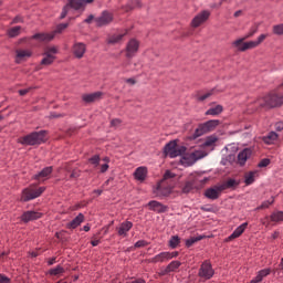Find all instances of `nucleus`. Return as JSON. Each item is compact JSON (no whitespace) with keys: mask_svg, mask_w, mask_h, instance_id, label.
<instances>
[{"mask_svg":"<svg viewBox=\"0 0 283 283\" xmlns=\"http://www.w3.org/2000/svg\"><path fill=\"white\" fill-rule=\"evenodd\" d=\"M70 28V23H61L56 25V29L51 33H36L32 36L35 41H46L50 42L56 36V34H62L64 30Z\"/></svg>","mask_w":283,"mask_h":283,"instance_id":"2","label":"nucleus"},{"mask_svg":"<svg viewBox=\"0 0 283 283\" xmlns=\"http://www.w3.org/2000/svg\"><path fill=\"white\" fill-rule=\"evenodd\" d=\"M102 96H103V93L95 92L91 94H84L82 96V99L84 101V103H96V101H101Z\"/></svg>","mask_w":283,"mask_h":283,"instance_id":"23","label":"nucleus"},{"mask_svg":"<svg viewBox=\"0 0 283 283\" xmlns=\"http://www.w3.org/2000/svg\"><path fill=\"white\" fill-rule=\"evenodd\" d=\"M220 125V120L210 119L201 125L195 130L193 138H200V136H205V134H209V132H213Z\"/></svg>","mask_w":283,"mask_h":283,"instance_id":"5","label":"nucleus"},{"mask_svg":"<svg viewBox=\"0 0 283 283\" xmlns=\"http://www.w3.org/2000/svg\"><path fill=\"white\" fill-rule=\"evenodd\" d=\"M270 222L273 224H280V222H283V211L275 210L270 214Z\"/></svg>","mask_w":283,"mask_h":283,"instance_id":"29","label":"nucleus"},{"mask_svg":"<svg viewBox=\"0 0 283 283\" xmlns=\"http://www.w3.org/2000/svg\"><path fill=\"white\" fill-rule=\"evenodd\" d=\"M209 96H213V91H210V92H208V93H206L203 95H200L198 97V101H207V98H209Z\"/></svg>","mask_w":283,"mask_h":283,"instance_id":"56","label":"nucleus"},{"mask_svg":"<svg viewBox=\"0 0 283 283\" xmlns=\"http://www.w3.org/2000/svg\"><path fill=\"white\" fill-rule=\"evenodd\" d=\"M233 160H235V155H229L221 160V165L227 167V165H231L233 163Z\"/></svg>","mask_w":283,"mask_h":283,"instance_id":"45","label":"nucleus"},{"mask_svg":"<svg viewBox=\"0 0 283 283\" xmlns=\"http://www.w3.org/2000/svg\"><path fill=\"white\" fill-rule=\"evenodd\" d=\"M32 56V51L30 50H15V63H23Z\"/></svg>","mask_w":283,"mask_h":283,"instance_id":"21","label":"nucleus"},{"mask_svg":"<svg viewBox=\"0 0 283 283\" xmlns=\"http://www.w3.org/2000/svg\"><path fill=\"white\" fill-rule=\"evenodd\" d=\"M0 283H10V277L4 274H0Z\"/></svg>","mask_w":283,"mask_h":283,"instance_id":"59","label":"nucleus"},{"mask_svg":"<svg viewBox=\"0 0 283 283\" xmlns=\"http://www.w3.org/2000/svg\"><path fill=\"white\" fill-rule=\"evenodd\" d=\"M43 213L39 212V211H34V210H29L22 213L21 216V220L22 222H32L33 220H39L40 218H42Z\"/></svg>","mask_w":283,"mask_h":283,"instance_id":"16","label":"nucleus"},{"mask_svg":"<svg viewBox=\"0 0 283 283\" xmlns=\"http://www.w3.org/2000/svg\"><path fill=\"white\" fill-rule=\"evenodd\" d=\"M87 3H94V0H71L73 10H85Z\"/></svg>","mask_w":283,"mask_h":283,"instance_id":"27","label":"nucleus"},{"mask_svg":"<svg viewBox=\"0 0 283 283\" xmlns=\"http://www.w3.org/2000/svg\"><path fill=\"white\" fill-rule=\"evenodd\" d=\"M62 273H65V269H63L61 265H57L49 271V275H61Z\"/></svg>","mask_w":283,"mask_h":283,"instance_id":"41","label":"nucleus"},{"mask_svg":"<svg viewBox=\"0 0 283 283\" xmlns=\"http://www.w3.org/2000/svg\"><path fill=\"white\" fill-rule=\"evenodd\" d=\"M280 138H283V135H279L275 132H271L263 137V143H265V145H273L274 143H276V140H280Z\"/></svg>","mask_w":283,"mask_h":283,"instance_id":"24","label":"nucleus"},{"mask_svg":"<svg viewBox=\"0 0 283 283\" xmlns=\"http://www.w3.org/2000/svg\"><path fill=\"white\" fill-rule=\"evenodd\" d=\"M269 165H271V159L264 158L258 164V167H269Z\"/></svg>","mask_w":283,"mask_h":283,"instance_id":"53","label":"nucleus"},{"mask_svg":"<svg viewBox=\"0 0 283 283\" xmlns=\"http://www.w3.org/2000/svg\"><path fill=\"white\" fill-rule=\"evenodd\" d=\"M43 191H45V187L34 188L31 186L22 190L21 201L22 202H30V200H34L39 198Z\"/></svg>","mask_w":283,"mask_h":283,"instance_id":"6","label":"nucleus"},{"mask_svg":"<svg viewBox=\"0 0 283 283\" xmlns=\"http://www.w3.org/2000/svg\"><path fill=\"white\" fill-rule=\"evenodd\" d=\"M213 268L211 266V262L209 261H203L202 264L200 265L198 276L200 277L201 281H207L211 280L214 275Z\"/></svg>","mask_w":283,"mask_h":283,"instance_id":"8","label":"nucleus"},{"mask_svg":"<svg viewBox=\"0 0 283 283\" xmlns=\"http://www.w3.org/2000/svg\"><path fill=\"white\" fill-rule=\"evenodd\" d=\"M187 151L185 146H178L176 140H171L164 147L165 156H169V158H178V156H182Z\"/></svg>","mask_w":283,"mask_h":283,"instance_id":"3","label":"nucleus"},{"mask_svg":"<svg viewBox=\"0 0 283 283\" xmlns=\"http://www.w3.org/2000/svg\"><path fill=\"white\" fill-rule=\"evenodd\" d=\"M179 252H168V260H174V258H178Z\"/></svg>","mask_w":283,"mask_h":283,"instance_id":"60","label":"nucleus"},{"mask_svg":"<svg viewBox=\"0 0 283 283\" xmlns=\"http://www.w3.org/2000/svg\"><path fill=\"white\" fill-rule=\"evenodd\" d=\"M223 109L224 108L222 107V105H217L214 107L209 108L206 112V116H220V114H222Z\"/></svg>","mask_w":283,"mask_h":283,"instance_id":"34","label":"nucleus"},{"mask_svg":"<svg viewBox=\"0 0 283 283\" xmlns=\"http://www.w3.org/2000/svg\"><path fill=\"white\" fill-rule=\"evenodd\" d=\"M114 21V15L109 11H104L98 18L95 19L96 25H109Z\"/></svg>","mask_w":283,"mask_h":283,"instance_id":"12","label":"nucleus"},{"mask_svg":"<svg viewBox=\"0 0 283 283\" xmlns=\"http://www.w3.org/2000/svg\"><path fill=\"white\" fill-rule=\"evenodd\" d=\"M134 8H143V2L140 0H129L126 7H124V10L125 12H129Z\"/></svg>","mask_w":283,"mask_h":283,"instance_id":"33","label":"nucleus"},{"mask_svg":"<svg viewBox=\"0 0 283 283\" xmlns=\"http://www.w3.org/2000/svg\"><path fill=\"white\" fill-rule=\"evenodd\" d=\"M247 227H249L248 222L242 223L241 226H239L233 232L232 234H230L227 239V242H231V240H235L237 238H240V235H242L244 233V231H247Z\"/></svg>","mask_w":283,"mask_h":283,"instance_id":"22","label":"nucleus"},{"mask_svg":"<svg viewBox=\"0 0 283 283\" xmlns=\"http://www.w3.org/2000/svg\"><path fill=\"white\" fill-rule=\"evenodd\" d=\"M104 163L108 164L109 163V158L105 157L104 158ZM107 164H103L101 166V174H105V171H107L109 169V165H107Z\"/></svg>","mask_w":283,"mask_h":283,"instance_id":"50","label":"nucleus"},{"mask_svg":"<svg viewBox=\"0 0 283 283\" xmlns=\"http://www.w3.org/2000/svg\"><path fill=\"white\" fill-rule=\"evenodd\" d=\"M200 185H205V182H207V179H200V176H196V177H190L189 181H186L184 188H182V192L184 193H189V191H191V189H193V187H198Z\"/></svg>","mask_w":283,"mask_h":283,"instance_id":"10","label":"nucleus"},{"mask_svg":"<svg viewBox=\"0 0 283 283\" xmlns=\"http://www.w3.org/2000/svg\"><path fill=\"white\" fill-rule=\"evenodd\" d=\"M273 34H276V36L283 35V23L276 24L272 27Z\"/></svg>","mask_w":283,"mask_h":283,"instance_id":"43","label":"nucleus"},{"mask_svg":"<svg viewBox=\"0 0 283 283\" xmlns=\"http://www.w3.org/2000/svg\"><path fill=\"white\" fill-rule=\"evenodd\" d=\"M258 274L262 280H264V277H266V275H271V269H263V270L259 271Z\"/></svg>","mask_w":283,"mask_h":283,"instance_id":"48","label":"nucleus"},{"mask_svg":"<svg viewBox=\"0 0 283 283\" xmlns=\"http://www.w3.org/2000/svg\"><path fill=\"white\" fill-rule=\"evenodd\" d=\"M74 8L72 4V0H69V2L63 7L60 19H65L67 17V12H70V9Z\"/></svg>","mask_w":283,"mask_h":283,"instance_id":"39","label":"nucleus"},{"mask_svg":"<svg viewBox=\"0 0 283 283\" xmlns=\"http://www.w3.org/2000/svg\"><path fill=\"white\" fill-rule=\"evenodd\" d=\"M200 240H202V235L192 237L186 241V247H193V244H196V242H200Z\"/></svg>","mask_w":283,"mask_h":283,"instance_id":"44","label":"nucleus"},{"mask_svg":"<svg viewBox=\"0 0 283 283\" xmlns=\"http://www.w3.org/2000/svg\"><path fill=\"white\" fill-rule=\"evenodd\" d=\"M201 158H205V153L202 150H195L190 154L184 155L181 158V165L185 167H191V165H196V163Z\"/></svg>","mask_w":283,"mask_h":283,"instance_id":"7","label":"nucleus"},{"mask_svg":"<svg viewBox=\"0 0 283 283\" xmlns=\"http://www.w3.org/2000/svg\"><path fill=\"white\" fill-rule=\"evenodd\" d=\"M56 57H50L48 55H44V57L41 61V65H52V63H54Z\"/></svg>","mask_w":283,"mask_h":283,"instance_id":"46","label":"nucleus"},{"mask_svg":"<svg viewBox=\"0 0 283 283\" xmlns=\"http://www.w3.org/2000/svg\"><path fill=\"white\" fill-rule=\"evenodd\" d=\"M216 143H218V137L210 136V137L206 138L203 145H205V147H213V145H216Z\"/></svg>","mask_w":283,"mask_h":283,"instance_id":"42","label":"nucleus"},{"mask_svg":"<svg viewBox=\"0 0 283 283\" xmlns=\"http://www.w3.org/2000/svg\"><path fill=\"white\" fill-rule=\"evenodd\" d=\"M247 39L241 38L232 43L239 52H247V50H253V48H258V42L255 41H250V42H244Z\"/></svg>","mask_w":283,"mask_h":283,"instance_id":"9","label":"nucleus"},{"mask_svg":"<svg viewBox=\"0 0 283 283\" xmlns=\"http://www.w3.org/2000/svg\"><path fill=\"white\" fill-rule=\"evenodd\" d=\"M150 262L153 264L169 262V254H168V252H161V253L155 255L153 259H150Z\"/></svg>","mask_w":283,"mask_h":283,"instance_id":"28","label":"nucleus"},{"mask_svg":"<svg viewBox=\"0 0 283 283\" xmlns=\"http://www.w3.org/2000/svg\"><path fill=\"white\" fill-rule=\"evenodd\" d=\"M135 179L143 182L145 178H147V168L146 167H138L134 172Z\"/></svg>","mask_w":283,"mask_h":283,"instance_id":"30","label":"nucleus"},{"mask_svg":"<svg viewBox=\"0 0 283 283\" xmlns=\"http://www.w3.org/2000/svg\"><path fill=\"white\" fill-rule=\"evenodd\" d=\"M240 182H238L235 179H228L223 184L220 185L222 191H226V189H235Z\"/></svg>","mask_w":283,"mask_h":283,"instance_id":"32","label":"nucleus"},{"mask_svg":"<svg viewBox=\"0 0 283 283\" xmlns=\"http://www.w3.org/2000/svg\"><path fill=\"white\" fill-rule=\"evenodd\" d=\"M259 105H261V107H280V105H283V95L280 93H271L259 101Z\"/></svg>","mask_w":283,"mask_h":283,"instance_id":"4","label":"nucleus"},{"mask_svg":"<svg viewBox=\"0 0 283 283\" xmlns=\"http://www.w3.org/2000/svg\"><path fill=\"white\" fill-rule=\"evenodd\" d=\"M19 34H21V27H13L8 30V36H10V39H14L19 36Z\"/></svg>","mask_w":283,"mask_h":283,"instance_id":"40","label":"nucleus"},{"mask_svg":"<svg viewBox=\"0 0 283 283\" xmlns=\"http://www.w3.org/2000/svg\"><path fill=\"white\" fill-rule=\"evenodd\" d=\"M168 247H170V249H178V247H180V237L172 235L168 241Z\"/></svg>","mask_w":283,"mask_h":283,"instance_id":"38","label":"nucleus"},{"mask_svg":"<svg viewBox=\"0 0 283 283\" xmlns=\"http://www.w3.org/2000/svg\"><path fill=\"white\" fill-rule=\"evenodd\" d=\"M255 178H258V170L247 172L244 176L245 185H253L255 182Z\"/></svg>","mask_w":283,"mask_h":283,"instance_id":"35","label":"nucleus"},{"mask_svg":"<svg viewBox=\"0 0 283 283\" xmlns=\"http://www.w3.org/2000/svg\"><path fill=\"white\" fill-rule=\"evenodd\" d=\"M147 241L145 240H139L135 243V249H143L144 247H147Z\"/></svg>","mask_w":283,"mask_h":283,"instance_id":"55","label":"nucleus"},{"mask_svg":"<svg viewBox=\"0 0 283 283\" xmlns=\"http://www.w3.org/2000/svg\"><path fill=\"white\" fill-rule=\"evenodd\" d=\"M175 177H176V174L171 172L170 170H167L164 175V179H161V180H164V182H165V180H169Z\"/></svg>","mask_w":283,"mask_h":283,"instance_id":"54","label":"nucleus"},{"mask_svg":"<svg viewBox=\"0 0 283 283\" xmlns=\"http://www.w3.org/2000/svg\"><path fill=\"white\" fill-rule=\"evenodd\" d=\"M52 166L45 167L43 170H41L38 175L34 176L35 180H48L50 179V176H52Z\"/></svg>","mask_w":283,"mask_h":283,"instance_id":"26","label":"nucleus"},{"mask_svg":"<svg viewBox=\"0 0 283 283\" xmlns=\"http://www.w3.org/2000/svg\"><path fill=\"white\" fill-rule=\"evenodd\" d=\"M273 202H275L273 199L263 201L262 205L258 209H269V207H271V205H273Z\"/></svg>","mask_w":283,"mask_h":283,"instance_id":"51","label":"nucleus"},{"mask_svg":"<svg viewBox=\"0 0 283 283\" xmlns=\"http://www.w3.org/2000/svg\"><path fill=\"white\" fill-rule=\"evenodd\" d=\"M83 222H85V216L83 213H78V216L69 222L66 227L67 229H76L81 227Z\"/></svg>","mask_w":283,"mask_h":283,"instance_id":"25","label":"nucleus"},{"mask_svg":"<svg viewBox=\"0 0 283 283\" xmlns=\"http://www.w3.org/2000/svg\"><path fill=\"white\" fill-rule=\"evenodd\" d=\"M132 227H134V223H132V221H124L119 224L118 228H116V231L122 238H127V233H129Z\"/></svg>","mask_w":283,"mask_h":283,"instance_id":"19","label":"nucleus"},{"mask_svg":"<svg viewBox=\"0 0 283 283\" xmlns=\"http://www.w3.org/2000/svg\"><path fill=\"white\" fill-rule=\"evenodd\" d=\"M127 33H116L114 35H111L107 40V43H111L112 45H115V43H120L123 41V36H125Z\"/></svg>","mask_w":283,"mask_h":283,"instance_id":"37","label":"nucleus"},{"mask_svg":"<svg viewBox=\"0 0 283 283\" xmlns=\"http://www.w3.org/2000/svg\"><path fill=\"white\" fill-rule=\"evenodd\" d=\"M78 176H81V172H78V170H73L70 178H78Z\"/></svg>","mask_w":283,"mask_h":283,"instance_id":"64","label":"nucleus"},{"mask_svg":"<svg viewBox=\"0 0 283 283\" xmlns=\"http://www.w3.org/2000/svg\"><path fill=\"white\" fill-rule=\"evenodd\" d=\"M201 211H206L208 213H211V211H213V206L210 205H206V206H201Z\"/></svg>","mask_w":283,"mask_h":283,"instance_id":"57","label":"nucleus"},{"mask_svg":"<svg viewBox=\"0 0 283 283\" xmlns=\"http://www.w3.org/2000/svg\"><path fill=\"white\" fill-rule=\"evenodd\" d=\"M182 266L180 261H171L165 269L164 273L167 275L168 273H174V271H178Z\"/></svg>","mask_w":283,"mask_h":283,"instance_id":"31","label":"nucleus"},{"mask_svg":"<svg viewBox=\"0 0 283 283\" xmlns=\"http://www.w3.org/2000/svg\"><path fill=\"white\" fill-rule=\"evenodd\" d=\"M72 52L75 59H83V56H85V52H87V46L85 43L75 42Z\"/></svg>","mask_w":283,"mask_h":283,"instance_id":"15","label":"nucleus"},{"mask_svg":"<svg viewBox=\"0 0 283 283\" xmlns=\"http://www.w3.org/2000/svg\"><path fill=\"white\" fill-rule=\"evenodd\" d=\"M209 17H211V13L209 11L205 10L200 12L192 19V28H200V25H202V23H205L209 19Z\"/></svg>","mask_w":283,"mask_h":283,"instance_id":"13","label":"nucleus"},{"mask_svg":"<svg viewBox=\"0 0 283 283\" xmlns=\"http://www.w3.org/2000/svg\"><path fill=\"white\" fill-rule=\"evenodd\" d=\"M91 165H94V167H98L99 163H101V157L98 155H95L93 157H91L90 159Z\"/></svg>","mask_w":283,"mask_h":283,"instance_id":"47","label":"nucleus"},{"mask_svg":"<svg viewBox=\"0 0 283 283\" xmlns=\"http://www.w3.org/2000/svg\"><path fill=\"white\" fill-rule=\"evenodd\" d=\"M120 123H123L120 119L115 118L111 122V127H120Z\"/></svg>","mask_w":283,"mask_h":283,"instance_id":"58","label":"nucleus"},{"mask_svg":"<svg viewBox=\"0 0 283 283\" xmlns=\"http://www.w3.org/2000/svg\"><path fill=\"white\" fill-rule=\"evenodd\" d=\"M271 222H273L271 221V216L264 217L263 219H261V223L263 224V227H266V228L271 227Z\"/></svg>","mask_w":283,"mask_h":283,"instance_id":"52","label":"nucleus"},{"mask_svg":"<svg viewBox=\"0 0 283 283\" xmlns=\"http://www.w3.org/2000/svg\"><path fill=\"white\" fill-rule=\"evenodd\" d=\"M147 207L150 211H155V213H166L167 211V206L156 200L149 201Z\"/></svg>","mask_w":283,"mask_h":283,"instance_id":"18","label":"nucleus"},{"mask_svg":"<svg viewBox=\"0 0 283 283\" xmlns=\"http://www.w3.org/2000/svg\"><path fill=\"white\" fill-rule=\"evenodd\" d=\"M260 282H262V279H261L260 274H256V276L254 279H252L250 283H260Z\"/></svg>","mask_w":283,"mask_h":283,"instance_id":"63","label":"nucleus"},{"mask_svg":"<svg viewBox=\"0 0 283 283\" xmlns=\"http://www.w3.org/2000/svg\"><path fill=\"white\" fill-rule=\"evenodd\" d=\"M138 48H140V44L136 41V39H132L126 46L127 59H134V56H136V52H138Z\"/></svg>","mask_w":283,"mask_h":283,"instance_id":"14","label":"nucleus"},{"mask_svg":"<svg viewBox=\"0 0 283 283\" xmlns=\"http://www.w3.org/2000/svg\"><path fill=\"white\" fill-rule=\"evenodd\" d=\"M154 193L158 196L159 198H163L165 196H169L171 193V187L165 185V180H161L156 189L154 190Z\"/></svg>","mask_w":283,"mask_h":283,"instance_id":"17","label":"nucleus"},{"mask_svg":"<svg viewBox=\"0 0 283 283\" xmlns=\"http://www.w3.org/2000/svg\"><path fill=\"white\" fill-rule=\"evenodd\" d=\"M266 39V34H261L255 41L258 45H260Z\"/></svg>","mask_w":283,"mask_h":283,"instance_id":"62","label":"nucleus"},{"mask_svg":"<svg viewBox=\"0 0 283 283\" xmlns=\"http://www.w3.org/2000/svg\"><path fill=\"white\" fill-rule=\"evenodd\" d=\"M11 23H12V24H15V23H23V18L17 15V17L12 20Z\"/></svg>","mask_w":283,"mask_h":283,"instance_id":"61","label":"nucleus"},{"mask_svg":"<svg viewBox=\"0 0 283 283\" xmlns=\"http://www.w3.org/2000/svg\"><path fill=\"white\" fill-rule=\"evenodd\" d=\"M222 187L219 186H213L211 188H208L205 191V196L206 198H208V200H218V198H220V196H222Z\"/></svg>","mask_w":283,"mask_h":283,"instance_id":"11","label":"nucleus"},{"mask_svg":"<svg viewBox=\"0 0 283 283\" xmlns=\"http://www.w3.org/2000/svg\"><path fill=\"white\" fill-rule=\"evenodd\" d=\"M48 133L45 130L33 132L27 136H23L19 139L20 145H41V143H45Z\"/></svg>","mask_w":283,"mask_h":283,"instance_id":"1","label":"nucleus"},{"mask_svg":"<svg viewBox=\"0 0 283 283\" xmlns=\"http://www.w3.org/2000/svg\"><path fill=\"white\" fill-rule=\"evenodd\" d=\"M251 154H253L251 148H245V149L241 150L238 154V165H240L241 167H244V165H247V160H249V158H251Z\"/></svg>","mask_w":283,"mask_h":283,"instance_id":"20","label":"nucleus"},{"mask_svg":"<svg viewBox=\"0 0 283 283\" xmlns=\"http://www.w3.org/2000/svg\"><path fill=\"white\" fill-rule=\"evenodd\" d=\"M256 32H258V25H254L250 29V31L248 32V34L243 39H251V36L256 34Z\"/></svg>","mask_w":283,"mask_h":283,"instance_id":"49","label":"nucleus"},{"mask_svg":"<svg viewBox=\"0 0 283 283\" xmlns=\"http://www.w3.org/2000/svg\"><path fill=\"white\" fill-rule=\"evenodd\" d=\"M55 54H59V49L56 46H48L44 50L43 56L56 59Z\"/></svg>","mask_w":283,"mask_h":283,"instance_id":"36","label":"nucleus"}]
</instances>
